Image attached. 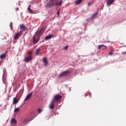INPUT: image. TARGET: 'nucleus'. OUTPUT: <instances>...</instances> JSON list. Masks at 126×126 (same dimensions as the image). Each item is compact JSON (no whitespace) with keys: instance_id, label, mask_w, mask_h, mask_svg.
Listing matches in <instances>:
<instances>
[{"instance_id":"nucleus-1","label":"nucleus","mask_w":126,"mask_h":126,"mask_svg":"<svg viewBox=\"0 0 126 126\" xmlns=\"http://www.w3.org/2000/svg\"><path fill=\"white\" fill-rule=\"evenodd\" d=\"M44 31H45V28H42L40 30H38L35 32L32 38V41L34 45H35V44H37V43L40 41V38H41V36H42V34H43V32H44Z\"/></svg>"},{"instance_id":"nucleus-2","label":"nucleus","mask_w":126,"mask_h":126,"mask_svg":"<svg viewBox=\"0 0 126 126\" xmlns=\"http://www.w3.org/2000/svg\"><path fill=\"white\" fill-rule=\"evenodd\" d=\"M34 119V115L32 114H31L29 115L28 118H25L24 119V123L25 124V125H27V124H28L31 121H32Z\"/></svg>"},{"instance_id":"nucleus-3","label":"nucleus","mask_w":126,"mask_h":126,"mask_svg":"<svg viewBox=\"0 0 126 126\" xmlns=\"http://www.w3.org/2000/svg\"><path fill=\"white\" fill-rule=\"evenodd\" d=\"M55 1V0H50L49 2L46 5L44 6V7H46V8H50L51 7H52V6H54L55 3H54Z\"/></svg>"},{"instance_id":"nucleus-4","label":"nucleus","mask_w":126,"mask_h":126,"mask_svg":"<svg viewBox=\"0 0 126 126\" xmlns=\"http://www.w3.org/2000/svg\"><path fill=\"white\" fill-rule=\"evenodd\" d=\"M70 73V71L68 70L63 71L58 75V78H60V77H62V76H65V75H67V74H69Z\"/></svg>"},{"instance_id":"nucleus-5","label":"nucleus","mask_w":126,"mask_h":126,"mask_svg":"<svg viewBox=\"0 0 126 126\" xmlns=\"http://www.w3.org/2000/svg\"><path fill=\"white\" fill-rule=\"evenodd\" d=\"M62 95L60 94L55 95L53 98L54 100H56L57 102H60L62 100Z\"/></svg>"},{"instance_id":"nucleus-6","label":"nucleus","mask_w":126,"mask_h":126,"mask_svg":"<svg viewBox=\"0 0 126 126\" xmlns=\"http://www.w3.org/2000/svg\"><path fill=\"white\" fill-rule=\"evenodd\" d=\"M23 32L22 31H20L19 32H17L15 35H14V40H16L17 38H19L22 35Z\"/></svg>"},{"instance_id":"nucleus-7","label":"nucleus","mask_w":126,"mask_h":126,"mask_svg":"<svg viewBox=\"0 0 126 126\" xmlns=\"http://www.w3.org/2000/svg\"><path fill=\"white\" fill-rule=\"evenodd\" d=\"M31 61H32V55H30L28 57H26L24 60V62H25L26 63H28Z\"/></svg>"},{"instance_id":"nucleus-8","label":"nucleus","mask_w":126,"mask_h":126,"mask_svg":"<svg viewBox=\"0 0 126 126\" xmlns=\"http://www.w3.org/2000/svg\"><path fill=\"white\" fill-rule=\"evenodd\" d=\"M32 95H33V92H32L30 94H29L25 98V100H24V102H25V101H27L28 100H29L30 99V98H31V96H32Z\"/></svg>"},{"instance_id":"nucleus-9","label":"nucleus","mask_w":126,"mask_h":126,"mask_svg":"<svg viewBox=\"0 0 126 126\" xmlns=\"http://www.w3.org/2000/svg\"><path fill=\"white\" fill-rule=\"evenodd\" d=\"M20 30H22V31H26V30H27V28H26L24 25L22 24L20 25Z\"/></svg>"},{"instance_id":"nucleus-10","label":"nucleus","mask_w":126,"mask_h":126,"mask_svg":"<svg viewBox=\"0 0 126 126\" xmlns=\"http://www.w3.org/2000/svg\"><path fill=\"white\" fill-rule=\"evenodd\" d=\"M10 123L11 124V125H16V124H17V121H16V120H15V119L12 118L11 120Z\"/></svg>"},{"instance_id":"nucleus-11","label":"nucleus","mask_w":126,"mask_h":126,"mask_svg":"<svg viewBox=\"0 0 126 126\" xmlns=\"http://www.w3.org/2000/svg\"><path fill=\"white\" fill-rule=\"evenodd\" d=\"M40 51H41V49H40V48L36 49L35 53V56H39V55L40 54Z\"/></svg>"},{"instance_id":"nucleus-12","label":"nucleus","mask_w":126,"mask_h":126,"mask_svg":"<svg viewBox=\"0 0 126 126\" xmlns=\"http://www.w3.org/2000/svg\"><path fill=\"white\" fill-rule=\"evenodd\" d=\"M114 0H107V5H111L113 2H114Z\"/></svg>"},{"instance_id":"nucleus-13","label":"nucleus","mask_w":126,"mask_h":126,"mask_svg":"<svg viewBox=\"0 0 126 126\" xmlns=\"http://www.w3.org/2000/svg\"><path fill=\"white\" fill-rule=\"evenodd\" d=\"M102 48L103 49H106L107 48V46H106L105 45H99L98 46V49H99V50L102 49Z\"/></svg>"},{"instance_id":"nucleus-14","label":"nucleus","mask_w":126,"mask_h":126,"mask_svg":"<svg viewBox=\"0 0 126 126\" xmlns=\"http://www.w3.org/2000/svg\"><path fill=\"white\" fill-rule=\"evenodd\" d=\"M18 103V100L16 98V97H14L13 100V105H16Z\"/></svg>"},{"instance_id":"nucleus-15","label":"nucleus","mask_w":126,"mask_h":126,"mask_svg":"<svg viewBox=\"0 0 126 126\" xmlns=\"http://www.w3.org/2000/svg\"><path fill=\"white\" fill-rule=\"evenodd\" d=\"M53 37H54L53 35L46 36L45 38V40H49V39H51V38H53Z\"/></svg>"},{"instance_id":"nucleus-16","label":"nucleus","mask_w":126,"mask_h":126,"mask_svg":"<svg viewBox=\"0 0 126 126\" xmlns=\"http://www.w3.org/2000/svg\"><path fill=\"white\" fill-rule=\"evenodd\" d=\"M43 63H44V65L45 66H46V65H48V60H47V59L44 58L43 60Z\"/></svg>"},{"instance_id":"nucleus-17","label":"nucleus","mask_w":126,"mask_h":126,"mask_svg":"<svg viewBox=\"0 0 126 126\" xmlns=\"http://www.w3.org/2000/svg\"><path fill=\"white\" fill-rule=\"evenodd\" d=\"M49 108L51 110H53V109H55V104H52L50 103L49 104Z\"/></svg>"},{"instance_id":"nucleus-18","label":"nucleus","mask_w":126,"mask_h":126,"mask_svg":"<svg viewBox=\"0 0 126 126\" xmlns=\"http://www.w3.org/2000/svg\"><path fill=\"white\" fill-rule=\"evenodd\" d=\"M6 57V55L3 53L0 55V59H3V58H5Z\"/></svg>"},{"instance_id":"nucleus-19","label":"nucleus","mask_w":126,"mask_h":126,"mask_svg":"<svg viewBox=\"0 0 126 126\" xmlns=\"http://www.w3.org/2000/svg\"><path fill=\"white\" fill-rule=\"evenodd\" d=\"M82 2V0H77L75 1L76 4H79V3H81Z\"/></svg>"},{"instance_id":"nucleus-20","label":"nucleus","mask_w":126,"mask_h":126,"mask_svg":"<svg viewBox=\"0 0 126 126\" xmlns=\"http://www.w3.org/2000/svg\"><path fill=\"white\" fill-rule=\"evenodd\" d=\"M56 101V100H55L54 98H53V99H52V100L51 101L50 104H52V105H55V103Z\"/></svg>"},{"instance_id":"nucleus-21","label":"nucleus","mask_w":126,"mask_h":126,"mask_svg":"<svg viewBox=\"0 0 126 126\" xmlns=\"http://www.w3.org/2000/svg\"><path fill=\"white\" fill-rule=\"evenodd\" d=\"M94 3V0H93V1L89 2L88 4V5L89 6H90V5H92V4H93Z\"/></svg>"},{"instance_id":"nucleus-22","label":"nucleus","mask_w":126,"mask_h":126,"mask_svg":"<svg viewBox=\"0 0 126 126\" xmlns=\"http://www.w3.org/2000/svg\"><path fill=\"white\" fill-rule=\"evenodd\" d=\"M97 14H98V13H94V14L92 15V18H94V17L97 16Z\"/></svg>"},{"instance_id":"nucleus-23","label":"nucleus","mask_w":126,"mask_h":126,"mask_svg":"<svg viewBox=\"0 0 126 126\" xmlns=\"http://www.w3.org/2000/svg\"><path fill=\"white\" fill-rule=\"evenodd\" d=\"M18 111H19V108H17L15 109L14 112V113H16V112H18Z\"/></svg>"},{"instance_id":"nucleus-24","label":"nucleus","mask_w":126,"mask_h":126,"mask_svg":"<svg viewBox=\"0 0 126 126\" xmlns=\"http://www.w3.org/2000/svg\"><path fill=\"white\" fill-rule=\"evenodd\" d=\"M67 48H68V45H66V46L64 47L63 50H67Z\"/></svg>"},{"instance_id":"nucleus-25","label":"nucleus","mask_w":126,"mask_h":126,"mask_svg":"<svg viewBox=\"0 0 126 126\" xmlns=\"http://www.w3.org/2000/svg\"><path fill=\"white\" fill-rule=\"evenodd\" d=\"M10 27L11 28V29H12V27H13V26L12 25V23H10Z\"/></svg>"},{"instance_id":"nucleus-26","label":"nucleus","mask_w":126,"mask_h":126,"mask_svg":"<svg viewBox=\"0 0 126 126\" xmlns=\"http://www.w3.org/2000/svg\"><path fill=\"white\" fill-rule=\"evenodd\" d=\"M31 9V5H29L28 8V10L29 11Z\"/></svg>"},{"instance_id":"nucleus-27","label":"nucleus","mask_w":126,"mask_h":126,"mask_svg":"<svg viewBox=\"0 0 126 126\" xmlns=\"http://www.w3.org/2000/svg\"><path fill=\"white\" fill-rule=\"evenodd\" d=\"M29 11L30 13H33V12H34V11L32 9L29 10Z\"/></svg>"},{"instance_id":"nucleus-28","label":"nucleus","mask_w":126,"mask_h":126,"mask_svg":"<svg viewBox=\"0 0 126 126\" xmlns=\"http://www.w3.org/2000/svg\"><path fill=\"white\" fill-rule=\"evenodd\" d=\"M109 55L110 56H112L113 55V51H110L109 53Z\"/></svg>"},{"instance_id":"nucleus-29","label":"nucleus","mask_w":126,"mask_h":126,"mask_svg":"<svg viewBox=\"0 0 126 126\" xmlns=\"http://www.w3.org/2000/svg\"><path fill=\"white\" fill-rule=\"evenodd\" d=\"M31 54H32V51H30V52L28 53L29 56H31Z\"/></svg>"},{"instance_id":"nucleus-30","label":"nucleus","mask_w":126,"mask_h":126,"mask_svg":"<svg viewBox=\"0 0 126 126\" xmlns=\"http://www.w3.org/2000/svg\"><path fill=\"white\" fill-rule=\"evenodd\" d=\"M62 2H63V0H61L59 3V6L61 5V4H62Z\"/></svg>"},{"instance_id":"nucleus-31","label":"nucleus","mask_w":126,"mask_h":126,"mask_svg":"<svg viewBox=\"0 0 126 126\" xmlns=\"http://www.w3.org/2000/svg\"><path fill=\"white\" fill-rule=\"evenodd\" d=\"M41 110L40 109H39L38 110V113H39V114H40L41 113Z\"/></svg>"},{"instance_id":"nucleus-32","label":"nucleus","mask_w":126,"mask_h":126,"mask_svg":"<svg viewBox=\"0 0 126 126\" xmlns=\"http://www.w3.org/2000/svg\"><path fill=\"white\" fill-rule=\"evenodd\" d=\"M58 4H60V3H54V5H56V6H57Z\"/></svg>"},{"instance_id":"nucleus-33","label":"nucleus","mask_w":126,"mask_h":126,"mask_svg":"<svg viewBox=\"0 0 126 126\" xmlns=\"http://www.w3.org/2000/svg\"><path fill=\"white\" fill-rule=\"evenodd\" d=\"M126 51L122 53V55H126Z\"/></svg>"},{"instance_id":"nucleus-34","label":"nucleus","mask_w":126,"mask_h":126,"mask_svg":"<svg viewBox=\"0 0 126 126\" xmlns=\"http://www.w3.org/2000/svg\"><path fill=\"white\" fill-rule=\"evenodd\" d=\"M57 14H58V15H59L60 14V10H59V11H58Z\"/></svg>"}]
</instances>
